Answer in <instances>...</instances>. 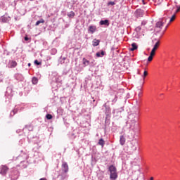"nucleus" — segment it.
<instances>
[{
    "mask_svg": "<svg viewBox=\"0 0 180 180\" xmlns=\"http://www.w3.org/2000/svg\"><path fill=\"white\" fill-rule=\"evenodd\" d=\"M126 131H129L127 137L130 140H133L136 136V131L134 130V128L130 129V128L127 127V125H126L122 128V131L120 132V134H126Z\"/></svg>",
    "mask_w": 180,
    "mask_h": 180,
    "instance_id": "f257e3e1",
    "label": "nucleus"
},
{
    "mask_svg": "<svg viewBox=\"0 0 180 180\" xmlns=\"http://www.w3.org/2000/svg\"><path fill=\"white\" fill-rule=\"evenodd\" d=\"M108 171L110 172V179L111 180H117V169L116 167L114 165H110L108 167Z\"/></svg>",
    "mask_w": 180,
    "mask_h": 180,
    "instance_id": "f03ea898",
    "label": "nucleus"
},
{
    "mask_svg": "<svg viewBox=\"0 0 180 180\" xmlns=\"http://www.w3.org/2000/svg\"><path fill=\"white\" fill-rule=\"evenodd\" d=\"M167 22V18H162L160 21L156 22L155 30L157 33L161 32L162 27H164V24Z\"/></svg>",
    "mask_w": 180,
    "mask_h": 180,
    "instance_id": "7ed1b4c3",
    "label": "nucleus"
},
{
    "mask_svg": "<svg viewBox=\"0 0 180 180\" xmlns=\"http://www.w3.org/2000/svg\"><path fill=\"white\" fill-rule=\"evenodd\" d=\"M139 146V143L136 140L131 141L128 146V150L129 153H134L136 150H137V147Z\"/></svg>",
    "mask_w": 180,
    "mask_h": 180,
    "instance_id": "20e7f679",
    "label": "nucleus"
},
{
    "mask_svg": "<svg viewBox=\"0 0 180 180\" xmlns=\"http://www.w3.org/2000/svg\"><path fill=\"white\" fill-rule=\"evenodd\" d=\"M134 15L135 18H143L144 15V11L141 10V8H138L135 11Z\"/></svg>",
    "mask_w": 180,
    "mask_h": 180,
    "instance_id": "39448f33",
    "label": "nucleus"
},
{
    "mask_svg": "<svg viewBox=\"0 0 180 180\" xmlns=\"http://www.w3.org/2000/svg\"><path fill=\"white\" fill-rule=\"evenodd\" d=\"M11 20V17L9 15H2L0 18V22H2V23H8Z\"/></svg>",
    "mask_w": 180,
    "mask_h": 180,
    "instance_id": "423d86ee",
    "label": "nucleus"
},
{
    "mask_svg": "<svg viewBox=\"0 0 180 180\" xmlns=\"http://www.w3.org/2000/svg\"><path fill=\"white\" fill-rule=\"evenodd\" d=\"M8 167L2 165L0 167V174L1 175H6V172H8Z\"/></svg>",
    "mask_w": 180,
    "mask_h": 180,
    "instance_id": "0eeeda50",
    "label": "nucleus"
},
{
    "mask_svg": "<svg viewBox=\"0 0 180 180\" xmlns=\"http://www.w3.org/2000/svg\"><path fill=\"white\" fill-rule=\"evenodd\" d=\"M68 164H67L65 162H63L62 164V171L63 174H67V172H68Z\"/></svg>",
    "mask_w": 180,
    "mask_h": 180,
    "instance_id": "6e6552de",
    "label": "nucleus"
},
{
    "mask_svg": "<svg viewBox=\"0 0 180 180\" xmlns=\"http://www.w3.org/2000/svg\"><path fill=\"white\" fill-rule=\"evenodd\" d=\"M136 122H137V118L131 120V124L127 122V127H129V129H131V127H134V126H136Z\"/></svg>",
    "mask_w": 180,
    "mask_h": 180,
    "instance_id": "1a4fd4ad",
    "label": "nucleus"
},
{
    "mask_svg": "<svg viewBox=\"0 0 180 180\" xmlns=\"http://www.w3.org/2000/svg\"><path fill=\"white\" fill-rule=\"evenodd\" d=\"M18 110H22V108H19V107L15 106V108L10 113L11 117H12L13 116H15V115H16V113H18Z\"/></svg>",
    "mask_w": 180,
    "mask_h": 180,
    "instance_id": "9d476101",
    "label": "nucleus"
},
{
    "mask_svg": "<svg viewBox=\"0 0 180 180\" xmlns=\"http://www.w3.org/2000/svg\"><path fill=\"white\" fill-rule=\"evenodd\" d=\"M105 119H110V107H106L105 110Z\"/></svg>",
    "mask_w": 180,
    "mask_h": 180,
    "instance_id": "9b49d317",
    "label": "nucleus"
},
{
    "mask_svg": "<svg viewBox=\"0 0 180 180\" xmlns=\"http://www.w3.org/2000/svg\"><path fill=\"white\" fill-rule=\"evenodd\" d=\"M88 32L91 33V34H94V33L96 32V25H90L88 28Z\"/></svg>",
    "mask_w": 180,
    "mask_h": 180,
    "instance_id": "f8f14e48",
    "label": "nucleus"
},
{
    "mask_svg": "<svg viewBox=\"0 0 180 180\" xmlns=\"http://www.w3.org/2000/svg\"><path fill=\"white\" fill-rule=\"evenodd\" d=\"M99 25L101 26H109L110 23H109V20H101L100 22H99Z\"/></svg>",
    "mask_w": 180,
    "mask_h": 180,
    "instance_id": "ddd939ff",
    "label": "nucleus"
},
{
    "mask_svg": "<svg viewBox=\"0 0 180 180\" xmlns=\"http://www.w3.org/2000/svg\"><path fill=\"white\" fill-rule=\"evenodd\" d=\"M124 134H122L120 136V144L121 146H124L125 143H126V138H124Z\"/></svg>",
    "mask_w": 180,
    "mask_h": 180,
    "instance_id": "4468645a",
    "label": "nucleus"
},
{
    "mask_svg": "<svg viewBox=\"0 0 180 180\" xmlns=\"http://www.w3.org/2000/svg\"><path fill=\"white\" fill-rule=\"evenodd\" d=\"M15 78L17 81H23L25 78L23 77V75L22 74L17 73L15 75Z\"/></svg>",
    "mask_w": 180,
    "mask_h": 180,
    "instance_id": "2eb2a0df",
    "label": "nucleus"
},
{
    "mask_svg": "<svg viewBox=\"0 0 180 180\" xmlns=\"http://www.w3.org/2000/svg\"><path fill=\"white\" fill-rule=\"evenodd\" d=\"M67 178V174L62 173L61 174H59L56 179V180H64Z\"/></svg>",
    "mask_w": 180,
    "mask_h": 180,
    "instance_id": "dca6fc26",
    "label": "nucleus"
},
{
    "mask_svg": "<svg viewBox=\"0 0 180 180\" xmlns=\"http://www.w3.org/2000/svg\"><path fill=\"white\" fill-rule=\"evenodd\" d=\"M99 43H101V40L94 39L92 41V46L96 47V46H99Z\"/></svg>",
    "mask_w": 180,
    "mask_h": 180,
    "instance_id": "f3484780",
    "label": "nucleus"
},
{
    "mask_svg": "<svg viewBox=\"0 0 180 180\" xmlns=\"http://www.w3.org/2000/svg\"><path fill=\"white\" fill-rule=\"evenodd\" d=\"M53 82H60V77L57 76L56 73L53 74V77L52 78Z\"/></svg>",
    "mask_w": 180,
    "mask_h": 180,
    "instance_id": "a211bd4d",
    "label": "nucleus"
},
{
    "mask_svg": "<svg viewBox=\"0 0 180 180\" xmlns=\"http://www.w3.org/2000/svg\"><path fill=\"white\" fill-rule=\"evenodd\" d=\"M123 110H124V109H123V107H122L119 109L113 110L112 113L113 115H115V113H117V115H119V113H122Z\"/></svg>",
    "mask_w": 180,
    "mask_h": 180,
    "instance_id": "6ab92c4d",
    "label": "nucleus"
},
{
    "mask_svg": "<svg viewBox=\"0 0 180 180\" xmlns=\"http://www.w3.org/2000/svg\"><path fill=\"white\" fill-rule=\"evenodd\" d=\"M16 65H18V63H16V61L12 60L9 63V68H15V67H16Z\"/></svg>",
    "mask_w": 180,
    "mask_h": 180,
    "instance_id": "aec40b11",
    "label": "nucleus"
},
{
    "mask_svg": "<svg viewBox=\"0 0 180 180\" xmlns=\"http://www.w3.org/2000/svg\"><path fill=\"white\" fill-rule=\"evenodd\" d=\"M98 146H101L102 148L105 146V140L103 139H100L98 142Z\"/></svg>",
    "mask_w": 180,
    "mask_h": 180,
    "instance_id": "412c9836",
    "label": "nucleus"
},
{
    "mask_svg": "<svg viewBox=\"0 0 180 180\" xmlns=\"http://www.w3.org/2000/svg\"><path fill=\"white\" fill-rule=\"evenodd\" d=\"M137 49H138L137 44L132 43L131 47L130 48L131 51H134V50H137Z\"/></svg>",
    "mask_w": 180,
    "mask_h": 180,
    "instance_id": "4be33fe9",
    "label": "nucleus"
},
{
    "mask_svg": "<svg viewBox=\"0 0 180 180\" xmlns=\"http://www.w3.org/2000/svg\"><path fill=\"white\" fill-rule=\"evenodd\" d=\"M96 57H103L105 56V51H101L100 52H97L96 53Z\"/></svg>",
    "mask_w": 180,
    "mask_h": 180,
    "instance_id": "5701e85b",
    "label": "nucleus"
},
{
    "mask_svg": "<svg viewBox=\"0 0 180 180\" xmlns=\"http://www.w3.org/2000/svg\"><path fill=\"white\" fill-rule=\"evenodd\" d=\"M32 82L33 85H36L37 84V82H39V79H37V77H32Z\"/></svg>",
    "mask_w": 180,
    "mask_h": 180,
    "instance_id": "b1692460",
    "label": "nucleus"
},
{
    "mask_svg": "<svg viewBox=\"0 0 180 180\" xmlns=\"http://www.w3.org/2000/svg\"><path fill=\"white\" fill-rule=\"evenodd\" d=\"M83 64H84V67L89 65V60H86V58H83Z\"/></svg>",
    "mask_w": 180,
    "mask_h": 180,
    "instance_id": "393cba45",
    "label": "nucleus"
},
{
    "mask_svg": "<svg viewBox=\"0 0 180 180\" xmlns=\"http://www.w3.org/2000/svg\"><path fill=\"white\" fill-rule=\"evenodd\" d=\"M68 16L69 18H74V16H75V13H74V11H70L68 13Z\"/></svg>",
    "mask_w": 180,
    "mask_h": 180,
    "instance_id": "a878e982",
    "label": "nucleus"
},
{
    "mask_svg": "<svg viewBox=\"0 0 180 180\" xmlns=\"http://www.w3.org/2000/svg\"><path fill=\"white\" fill-rule=\"evenodd\" d=\"M40 23H44V20L41 19L38 21L36 22L35 26H39V25H40Z\"/></svg>",
    "mask_w": 180,
    "mask_h": 180,
    "instance_id": "bb28decb",
    "label": "nucleus"
},
{
    "mask_svg": "<svg viewBox=\"0 0 180 180\" xmlns=\"http://www.w3.org/2000/svg\"><path fill=\"white\" fill-rule=\"evenodd\" d=\"M159 46H160V41H158L155 44L154 46H153V49H154L155 50H157V49H158Z\"/></svg>",
    "mask_w": 180,
    "mask_h": 180,
    "instance_id": "cd10ccee",
    "label": "nucleus"
},
{
    "mask_svg": "<svg viewBox=\"0 0 180 180\" xmlns=\"http://www.w3.org/2000/svg\"><path fill=\"white\" fill-rule=\"evenodd\" d=\"M15 176H13V179L16 180V179H18V178H19V172H15Z\"/></svg>",
    "mask_w": 180,
    "mask_h": 180,
    "instance_id": "c85d7f7f",
    "label": "nucleus"
},
{
    "mask_svg": "<svg viewBox=\"0 0 180 180\" xmlns=\"http://www.w3.org/2000/svg\"><path fill=\"white\" fill-rule=\"evenodd\" d=\"M46 117L48 120H51V119H53V115H51V114H47Z\"/></svg>",
    "mask_w": 180,
    "mask_h": 180,
    "instance_id": "c756f323",
    "label": "nucleus"
},
{
    "mask_svg": "<svg viewBox=\"0 0 180 180\" xmlns=\"http://www.w3.org/2000/svg\"><path fill=\"white\" fill-rule=\"evenodd\" d=\"M51 54H52V55L57 54V49H52L51 51Z\"/></svg>",
    "mask_w": 180,
    "mask_h": 180,
    "instance_id": "7c9ffc66",
    "label": "nucleus"
},
{
    "mask_svg": "<svg viewBox=\"0 0 180 180\" xmlns=\"http://www.w3.org/2000/svg\"><path fill=\"white\" fill-rule=\"evenodd\" d=\"M110 5L113 6V5H116V3H115V1H109L108 3V6H110Z\"/></svg>",
    "mask_w": 180,
    "mask_h": 180,
    "instance_id": "2f4dec72",
    "label": "nucleus"
},
{
    "mask_svg": "<svg viewBox=\"0 0 180 180\" xmlns=\"http://www.w3.org/2000/svg\"><path fill=\"white\" fill-rule=\"evenodd\" d=\"M34 63L35 65H41V62H39L37 60H35Z\"/></svg>",
    "mask_w": 180,
    "mask_h": 180,
    "instance_id": "473e14b6",
    "label": "nucleus"
},
{
    "mask_svg": "<svg viewBox=\"0 0 180 180\" xmlns=\"http://www.w3.org/2000/svg\"><path fill=\"white\" fill-rule=\"evenodd\" d=\"M147 75H148V72H147V71L145 70L143 75V79L146 78V77H147Z\"/></svg>",
    "mask_w": 180,
    "mask_h": 180,
    "instance_id": "72a5a7b5",
    "label": "nucleus"
},
{
    "mask_svg": "<svg viewBox=\"0 0 180 180\" xmlns=\"http://www.w3.org/2000/svg\"><path fill=\"white\" fill-rule=\"evenodd\" d=\"M175 18H176V15L175 14H174L172 18H170V20L169 22H174V20H175Z\"/></svg>",
    "mask_w": 180,
    "mask_h": 180,
    "instance_id": "f704fd0d",
    "label": "nucleus"
},
{
    "mask_svg": "<svg viewBox=\"0 0 180 180\" xmlns=\"http://www.w3.org/2000/svg\"><path fill=\"white\" fill-rule=\"evenodd\" d=\"M112 103H116L117 102V96H115V98L112 101Z\"/></svg>",
    "mask_w": 180,
    "mask_h": 180,
    "instance_id": "c9c22d12",
    "label": "nucleus"
},
{
    "mask_svg": "<svg viewBox=\"0 0 180 180\" xmlns=\"http://www.w3.org/2000/svg\"><path fill=\"white\" fill-rule=\"evenodd\" d=\"M146 25H147V20H143V21L141 22V25H142V26H146Z\"/></svg>",
    "mask_w": 180,
    "mask_h": 180,
    "instance_id": "e433bc0d",
    "label": "nucleus"
},
{
    "mask_svg": "<svg viewBox=\"0 0 180 180\" xmlns=\"http://www.w3.org/2000/svg\"><path fill=\"white\" fill-rule=\"evenodd\" d=\"M136 32H140L141 30V27L138 26L136 29H135Z\"/></svg>",
    "mask_w": 180,
    "mask_h": 180,
    "instance_id": "4c0bfd02",
    "label": "nucleus"
},
{
    "mask_svg": "<svg viewBox=\"0 0 180 180\" xmlns=\"http://www.w3.org/2000/svg\"><path fill=\"white\" fill-rule=\"evenodd\" d=\"M153 56H149V57L148 58V61H149V62L153 61Z\"/></svg>",
    "mask_w": 180,
    "mask_h": 180,
    "instance_id": "58836bf2",
    "label": "nucleus"
},
{
    "mask_svg": "<svg viewBox=\"0 0 180 180\" xmlns=\"http://www.w3.org/2000/svg\"><path fill=\"white\" fill-rule=\"evenodd\" d=\"M150 56L151 57H154V56H155V52H153V51H150Z\"/></svg>",
    "mask_w": 180,
    "mask_h": 180,
    "instance_id": "ea45409f",
    "label": "nucleus"
},
{
    "mask_svg": "<svg viewBox=\"0 0 180 180\" xmlns=\"http://www.w3.org/2000/svg\"><path fill=\"white\" fill-rule=\"evenodd\" d=\"M150 56L151 57H154V56H155V52H153V51H150Z\"/></svg>",
    "mask_w": 180,
    "mask_h": 180,
    "instance_id": "a19ab883",
    "label": "nucleus"
},
{
    "mask_svg": "<svg viewBox=\"0 0 180 180\" xmlns=\"http://www.w3.org/2000/svg\"><path fill=\"white\" fill-rule=\"evenodd\" d=\"M143 95V93L141 92V91H140L138 94V96L139 98H141V96Z\"/></svg>",
    "mask_w": 180,
    "mask_h": 180,
    "instance_id": "79ce46f5",
    "label": "nucleus"
},
{
    "mask_svg": "<svg viewBox=\"0 0 180 180\" xmlns=\"http://www.w3.org/2000/svg\"><path fill=\"white\" fill-rule=\"evenodd\" d=\"M103 106V108H105V109H106V108H109V106L108 105H106V103H104Z\"/></svg>",
    "mask_w": 180,
    "mask_h": 180,
    "instance_id": "37998d69",
    "label": "nucleus"
},
{
    "mask_svg": "<svg viewBox=\"0 0 180 180\" xmlns=\"http://www.w3.org/2000/svg\"><path fill=\"white\" fill-rule=\"evenodd\" d=\"M112 131H113L114 133L116 132V129H115V127H112Z\"/></svg>",
    "mask_w": 180,
    "mask_h": 180,
    "instance_id": "c03bdc74",
    "label": "nucleus"
},
{
    "mask_svg": "<svg viewBox=\"0 0 180 180\" xmlns=\"http://www.w3.org/2000/svg\"><path fill=\"white\" fill-rule=\"evenodd\" d=\"M25 41H29V37H25Z\"/></svg>",
    "mask_w": 180,
    "mask_h": 180,
    "instance_id": "a18cd8bd",
    "label": "nucleus"
},
{
    "mask_svg": "<svg viewBox=\"0 0 180 180\" xmlns=\"http://www.w3.org/2000/svg\"><path fill=\"white\" fill-rule=\"evenodd\" d=\"M156 51H157V49H155L154 48H153V49H152L151 51H152L153 53H155Z\"/></svg>",
    "mask_w": 180,
    "mask_h": 180,
    "instance_id": "49530a36",
    "label": "nucleus"
},
{
    "mask_svg": "<svg viewBox=\"0 0 180 180\" xmlns=\"http://www.w3.org/2000/svg\"><path fill=\"white\" fill-rule=\"evenodd\" d=\"M24 158L26 160V158H27V155H24Z\"/></svg>",
    "mask_w": 180,
    "mask_h": 180,
    "instance_id": "de8ad7c7",
    "label": "nucleus"
},
{
    "mask_svg": "<svg viewBox=\"0 0 180 180\" xmlns=\"http://www.w3.org/2000/svg\"><path fill=\"white\" fill-rule=\"evenodd\" d=\"M39 180H46V178H41Z\"/></svg>",
    "mask_w": 180,
    "mask_h": 180,
    "instance_id": "09e8293b",
    "label": "nucleus"
},
{
    "mask_svg": "<svg viewBox=\"0 0 180 180\" xmlns=\"http://www.w3.org/2000/svg\"><path fill=\"white\" fill-rule=\"evenodd\" d=\"M142 2H143V5L146 4V3L144 2V0H142Z\"/></svg>",
    "mask_w": 180,
    "mask_h": 180,
    "instance_id": "8fccbe9b",
    "label": "nucleus"
},
{
    "mask_svg": "<svg viewBox=\"0 0 180 180\" xmlns=\"http://www.w3.org/2000/svg\"><path fill=\"white\" fill-rule=\"evenodd\" d=\"M10 89H11V88H10V87L7 88V91H9Z\"/></svg>",
    "mask_w": 180,
    "mask_h": 180,
    "instance_id": "3c124183",
    "label": "nucleus"
},
{
    "mask_svg": "<svg viewBox=\"0 0 180 180\" xmlns=\"http://www.w3.org/2000/svg\"><path fill=\"white\" fill-rule=\"evenodd\" d=\"M31 64L30 63H28V67H30Z\"/></svg>",
    "mask_w": 180,
    "mask_h": 180,
    "instance_id": "603ef678",
    "label": "nucleus"
},
{
    "mask_svg": "<svg viewBox=\"0 0 180 180\" xmlns=\"http://www.w3.org/2000/svg\"><path fill=\"white\" fill-rule=\"evenodd\" d=\"M15 20H18V18H15Z\"/></svg>",
    "mask_w": 180,
    "mask_h": 180,
    "instance_id": "864d4df0",
    "label": "nucleus"
},
{
    "mask_svg": "<svg viewBox=\"0 0 180 180\" xmlns=\"http://www.w3.org/2000/svg\"><path fill=\"white\" fill-rule=\"evenodd\" d=\"M131 116H133V115H129V117H131Z\"/></svg>",
    "mask_w": 180,
    "mask_h": 180,
    "instance_id": "5fc2aeb1",
    "label": "nucleus"
},
{
    "mask_svg": "<svg viewBox=\"0 0 180 180\" xmlns=\"http://www.w3.org/2000/svg\"><path fill=\"white\" fill-rule=\"evenodd\" d=\"M167 27H168V26H167L165 29H167Z\"/></svg>",
    "mask_w": 180,
    "mask_h": 180,
    "instance_id": "6e6d98bb",
    "label": "nucleus"
},
{
    "mask_svg": "<svg viewBox=\"0 0 180 180\" xmlns=\"http://www.w3.org/2000/svg\"><path fill=\"white\" fill-rule=\"evenodd\" d=\"M30 1H34V0H30Z\"/></svg>",
    "mask_w": 180,
    "mask_h": 180,
    "instance_id": "4d7b16f0",
    "label": "nucleus"
}]
</instances>
